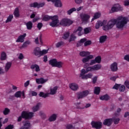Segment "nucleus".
<instances>
[{
	"mask_svg": "<svg viewBox=\"0 0 129 129\" xmlns=\"http://www.w3.org/2000/svg\"><path fill=\"white\" fill-rule=\"evenodd\" d=\"M126 24H127V18L120 16L116 19H111L108 23L106 20H104L102 22L98 21L96 24L95 28L97 29L100 27H103L104 31H108V30L112 29L115 24L117 29H122Z\"/></svg>",
	"mask_w": 129,
	"mask_h": 129,
	"instance_id": "obj_1",
	"label": "nucleus"
},
{
	"mask_svg": "<svg viewBox=\"0 0 129 129\" xmlns=\"http://www.w3.org/2000/svg\"><path fill=\"white\" fill-rule=\"evenodd\" d=\"M84 68H86V70L85 69H82L81 71V73L80 74V77L82 78V79H90L92 77H93V74H92V73H88V72H91L90 70H89V69L87 68V66H86V64H85L84 65ZM87 73L88 74H86Z\"/></svg>",
	"mask_w": 129,
	"mask_h": 129,
	"instance_id": "obj_2",
	"label": "nucleus"
},
{
	"mask_svg": "<svg viewBox=\"0 0 129 129\" xmlns=\"http://www.w3.org/2000/svg\"><path fill=\"white\" fill-rule=\"evenodd\" d=\"M80 56L81 57H85L82 59L83 63H85L89 61V60H92L94 58L93 55H90V52L82 51L80 52ZM87 56V57H86Z\"/></svg>",
	"mask_w": 129,
	"mask_h": 129,
	"instance_id": "obj_3",
	"label": "nucleus"
},
{
	"mask_svg": "<svg viewBox=\"0 0 129 129\" xmlns=\"http://www.w3.org/2000/svg\"><path fill=\"white\" fill-rule=\"evenodd\" d=\"M34 116V113L32 112H26L23 111L22 113V115L21 116H19L18 119V121H21L22 120V118H26L29 119L30 118H32Z\"/></svg>",
	"mask_w": 129,
	"mask_h": 129,
	"instance_id": "obj_4",
	"label": "nucleus"
},
{
	"mask_svg": "<svg viewBox=\"0 0 129 129\" xmlns=\"http://www.w3.org/2000/svg\"><path fill=\"white\" fill-rule=\"evenodd\" d=\"M48 53V50L43 49L42 51L41 50V48L39 47H36L33 51V54L35 56H38V57H40V56H43V55H45Z\"/></svg>",
	"mask_w": 129,
	"mask_h": 129,
	"instance_id": "obj_5",
	"label": "nucleus"
},
{
	"mask_svg": "<svg viewBox=\"0 0 129 129\" xmlns=\"http://www.w3.org/2000/svg\"><path fill=\"white\" fill-rule=\"evenodd\" d=\"M52 22L49 23V26L51 27H58L60 25V22H59V19L58 16H53L51 19Z\"/></svg>",
	"mask_w": 129,
	"mask_h": 129,
	"instance_id": "obj_6",
	"label": "nucleus"
},
{
	"mask_svg": "<svg viewBox=\"0 0 129 129\" xmlns=\"http://www.w3.org/2000/svg\"><path fill=\"white\" fill-rule=\"evenodd\" d=\"M61 26H63L64 27H67V26H70L73 24V21L70 19L63 18L59 22Z\"/></svg>",
	"mask_w": 129,
	"mask_h": 129,
	"instance_id": "obj_7",
	"label": "nucleus"
},
{
	"mask_svg": "<svg viewBox=\"0 0 129 129\" xmlns=\"http://www.w3.org/2000/svg\"><path fill=\"white\" fill-rule=\"evenodd\" d=\"M123 8L120 6L119 4H115L113 5L111 10L110 11V13L112 14V13H115L116 12H119V11H122Z\"/></svg>",
	"mask_w": 129,
	"mask_h": 129,
	"instance_id": "obj_8",
	"label": "nucleus"
},
{
	"mask_svg": "<svg viewBox=\"0 0 129 129\" xmlns=\"http://www.w3.org/2000/svg\"><path fill=\"white\" fill-rule=\"evenodd\" d=\"M89 94V91L86 90L77 93V96L78 99H81L86 97Z\"/></svg>",
	"mask_w": 129,
	"mask_h": 129,
	"instance_id": "obj_9",
	"label": "nucleus"
},
{
	"mask_svg": "<svg viewBox=\"0 0 129 129\" xmlns=\"http://www.w3.org/2000/svg\"><path fill=\"white\" fill-rule=\"evenodd\" d=\"M81 19L82 23L84 24H87L89 22L90 19V15L87 14H83L81 15Z\"/></svg>",
	"mask_w": 129,
	"mask_h": 129,
	"instance_id": "obj_10",
	"label": "nucleus"
},
{
	"mask_svg": "<svg viewBox=\"0 0 129 129\" xmlns=\"http://www.w3.org/2000/svg\"><path fill=\"white\" fill-rule=\"evenodd\" d=\"M96 63H97V64H100V63H101V56H98L96 57L94 59L91 60L89 65L91 66L94 65V64H96Z\"/></svg>",
	"mask_w": 129,
	"mask_h": 129,
	"instance_id": "obj_11",
	"label": "nucleus"
},
{
	"mask_svg": "<svg viewBox=\"0 0 129 129\" xmlns=\"http://www.w3.org/2000/svg\"><path fill=\"white\" fill-rule=\"evenodd\" d=\"M88 68L91 72H92V71H98V70H100V69H101V64H95L93 66L89 67Z\"/></svg>",
	"mask_w": 129,
	"mask_h": 129,
	"instance_id": "obj_12",
	"label": "nucleus"
},
{
	"mask_svg": "<svg viewBox=\"0 0 129 129\" xmlns=\"http://www.w3.org/2000/svg\"><path fill=\"white\" fill-rule=\"evenodd\" d=\"M91 125L93 127H95V128L100 129L102 127V122L100 121H92Z\"/></svg>",
	"mask_w": 129,
	"mask_h": 129,
	"instance_id": "obj_13",
	"label": "nucleus"
},
{
	"mask_svg": "<svg viewBox=\"0 0 129 129\" xmlns=\"http://www.w3.org/2000/svg\"><path fill=\"white\" fill-rule=\"evenodd\" d=\"M69 87L73 91H77L79 89V86L75 83H71L69 85Z\"/></svg>",
	"mask_w": 129,
	"mask_h": 129,
	"instance_id": "obj_14",
	"label": "nucleus"
},
{
	"mask_svg": "<svg viewBox=\"0 0 129 129\" xmlns=\"http://www.w3.org/2000/svg\"><path fill=\"white\" fill-rule=\"evenodd\" d=\"M26 36L27 34L26 33L20 35L16 41V43H24L25 41V38H26Z\"/></svg>",
	"mask_w": 129,
	"mask_h": 129,
	"instance_id": "obj_15",
	"label": "nucleus"
},
{
	"mask_svg": "<svg viewBox=\"0 0 129 129\" xmlns=\"http://www.w3.org/2000/svg\"><path fill=\"white\" fill-rule=\"evenodd\" d=\"M110 69L112 72H116L118 69V68L117 67V62H114L111 63L110 66Z\"/></svg>",
	"mask_w": 129,
	"mask_h": 129,
	"instance_id": "obj_16",
	"label": "nucleus"
},
{
	"mask_svg": "<svg viewBox=\"0 0 129 129\" xmlns=\"http://www.w3.org/2000/svg\"><path fill=\"white\" fill-rule=\"evenodd\" d=\"M47 2H52L54 3L55 7L56 8H61L62 7V2L61 0H47Z\"/></svg>",
	"mask_w": 129,
	"mask_h": 129,
	"instance_id": "obj_17",
	"label": "nucleus"
},
{
	"mask_svg": "<svg viewBox=\"0 0 129 129\" xmlns=\"http://www.w3.org/2000/svg\"><path fill=\"white\" fill-rule=\"evenodd\" d=\"M45 6V3L43 2L41 3H34L30 5V7L32 8H42Z\"/></svg>",
	"mask_w": 129,
	"mask_h": 129,
	"instance_id": "obj_18",
	"label": "nucleus"
},
{
	"mask_svg": "<svg viewBox=\"0 0 129 129\" xmlns=\"http://www.w3.org/2000/svg\"><path fill=\"white\" fill-rule=\"evenodd\" d=\"M74 34H76L78 36H82L83 34V28L81 27H79L77 29L74 30Z\"/></svg>",
	"mask_w": 129,
	"mask_h": 129,
	"instance_id": "obj_19",
	"label": "nucleus"
},
{
	"mask_svg": "<svg viewBox=\"0 0 129 129\" xmlns=\"http://www.w3.org/2000/svg\"><path fill=\"white\" fill-rule=\"evenodd\" d=\"M23 126L21 127L20 129H29L31 126V124L29 121H25L23 122Z\"/></svg>",
	"mask_w": 129,
	"mask_h": 129,
	"instance_id": "obj_20",
	"label": "nucleus"
},
{
	"mask_svg": "<svg viewBox=\"0 0 129 129\" xmlns=\"http://www.w3.org/2000/svg\"><path fill=\"white\" fill-rule=\"evenodd\" d=\"M58 90V87L54 86L51 87L50 88V92L48 93L51 95H55V94L57 93V90Z\"/></svg>",
	"mask_w": 129,
	"mask_h": 129,
	"instance_id": "obj_21",
	"label": "nucleus"
},
{
	"mask_svg": "<svg viewBox=\"0 0 129 129\" xmlns=\"http://www.w3.org/2000/svg\"><path fill=\"white\" fill-rule=\"evenodd\" d=\"M113 120L112 118L105 119L104 120L103 123L104 125H107V126H109L112 123Z\"/></svg>",
	"mask_w": 129,
	"mask_h": 129,
	"instance_id": "obj_22",
	"label": "nucleus"
},
{
	"mask_svg": "<svg viewBox=\"0 0 129 129\" xmlns=\"http://www.w3.org/2000/svg\"><path fill=\"white\" fill-rule=\"evenodd\" d=\"M47 81V79H44L43 78L36 79V82L37 84H44V83H46Z\"/></svg>",
	"mask_w": 129,
	"mask_h": 129,
	"instance_id": "obj_23",
	"label": "nucleus"
},
{
	"mask_svg": "<svg viewBox=\"0 0 129 129\" xmlns=\"http://www.w3.org/2000/svg\"><path fill=\"white\" fill-rule=\"evenodd\" d=\"M11 67H12V62H7L5 67V71L6 72H9V70L11 69Z\"/></svg>",
	"mask_w": 129,
	"mask_h": 129,
	"instance_id": "obj_24",
	"label": "nucleus"
},
{
	"mask_svg": "<svg viewBox=\"0 0 129 129\" xmlns=\"http://www.w3.org/2000/svg\"><path fill=\"white\" fill-rule=\"evenodd\" d=\"M15 96L17 98L22 96V98H25V93L24 92L18 91L15 93Z\"/></svg>",
	"mask_w": 129,
	"mask_h": 129,
	"instance_id": "obj_25",
	"label": "nucleus"
},
{
	"mask_svg": "<svg viewBox=\"0 0 129 129\" xmlns=\"http://www.w3.org/2000/svg\"><path fill=\"white\" fill-rule=\"evenodd\" d=\"M87 41V39L86 38H84L83 39H81L79 42L77 43V47H80V46H82L85 42Z\"/></svg>",
	"mask_w": 129,
	"mask_h": 129,
	"instance_id": "obj_26",
	"label": "nucleus"
},
{
	"mask_svg": "<svg viewBox=\"0 0 129 129\" xmlns=\"http://www.w3.org/2000/svg\"><path fill=\"white\" fill-rule=\"evenodd\" d=\"M41 107V103H39L36 105L33 106L32 108V111L34 112H36V111H38V109H40V107Z\"/></svg>",
	"mask_w": 129,
	"mask_h": 129,
	"instance_id": "obj_27",
	"label": "nucleus"
},
{
	"mask_svg": "<svg viewBox=\"0 0 129 129\" xmlns=\"http://www.w3.org/2000/svg\"><path fill=\"white\" fill-rule=\"evenodd\" d=\"M57 59H52L49 61V65H51L52 67H55Z\"/></svg>",
	"mask_w": 129,
	"mask_h": 129,
	"instance_id": "obj_28",
	"label": "nucleus"
},
{
	"mask_svg": "<svg viewBox=\"0 0 129 129\" xmlns=\"http://www.w3.org/2000/svg\"><path fill=\"white\" fill-rule=\"evenodd\" d=\"M31 69H35L36 72H40V67L38 64H32L31 66Z\"/></svg>",
	"mask_w": 129,
	"mask_h": 129,
	"instance_id": "obj_29",
	"label": "nucleus"
},
{
	"mask_svg": "<svg viewBox=\"0 0 129 129\" xmlns=\"http://www.w3.org/2000/svg\"><path fill=\"white\" fill-rule=\"evenodd\" d=\"M101 16V14L100 12L95 13L94 15L93 18L92 19V21H94V20H96V19L100 18Z\"/></svg>",
	"mask_w": 129,
	"mask_h": 129,
	"instance_id": "obj_30",
	"label": "nucleus"
},
{
	"mask_svg": "<svg viewBox=\"0 0 129 129\" xmlns=\"http://www.w3.org/2000/svg\"><path fill=\"white\" fill-rule=\"evenodd\" d=\"M77 125V122L73 123L72 124H68L66 126L68 129H75V126Z\"/></svg>",
	"mask_w": 129,
	"mask_h": 129,
	"instance_id": "obj_31",
	"label": "nucleus"
},
{
	"mask_svg": "<svg viewBox=\"0 0 129 129\" xmlns=\"http://www.w3.org/2000/svg\"><path fill=\"white\" fill-rule=\"evenodd\" d=\"M0 59L1 61H5V60H7V53L5 52H2L1 53Z\"/></svg>",
	"mask_w": 129,
	"mask_h": 129,
	"instance_id": "obj_32",
	"label": "nucleus"
},
{
	"mask_svg": "<svg viewBox=\"0 0 129 129\" xmlns=\"http://www.w3.org/2000/svg\"><path fill=\"white\" fill-rule=\"evenodd\" d=\"M106 39H107V36H106V35L100 36L99 38L100 43H104V42L106 41Z\"/></svg>",
	"mask_w": 129,
	"mask_h": 129,
	"instance_id": "obj_33",
	"label": "nucleus"
},
{
	"mask_svg": "<svg viewBox=\"0 0 129 129\" xmlns=\"http://www.w3.org/2000/svg\"><path fill=\"white\" fill-rule=\"evenodd\" d=\"M26 26L28 30H31L32 28H33V23H32V22L31 21H29L26 23Z\"/></svg>",
	"mask_w": 129,
	"mask_h": 129,
	"instance_id": "obj_34",
	"label": "nucleus"
},
{
	"mask_svg": "<svg viewBox=\"0 0 129 129\" xmlns=\"http://www.w3.org/2000/svg\"><path fill=\"white\" fill-rule=\"evenodd\" d=\"M52 18H53V16L45 15L43 17L42 20H43V21H44L45 22H47V21H49V20H52Z\"/></svg>",
	"mask_w": 129,
	"mask_h": 129,
	"instance_id": "obj_35",
	"label": "nucleus"
},
{
	"mask_svg": "<svg viewBox=\"0 0 129 129\" xmlns=\"http://www.w3.org/2000/svg\"><path fill=\"white\" fill-rule=\"evenodd\" d=\"M49 95V93H44V92H41L39 94V96L40 97H43L44 98H46V97H48Z\"/></svg>",
	"mask_w": 129,
	"mask_h": 129,
	"instance_id": "obj_36",
	"label": "nucleus"
},
{
	"mask_svg": "<svg viewBox=\"0 0 129 129\" xmlns=\"http://www.w3.org/2000/svg\"><path fill=\"white\" fill-rule=\"evenodd\" d=\"M94 93L95 94L98 95V94H99V93H100V87H95L94 88Z\"/></svg>",
	"mask_w": 129,
	"mask_h": 129,
	"instance_id": "obj_37",
	"label": "nucleus"
},
{
	"mask_svg": "<svg viewBox=\"0 0 129 129\" xmlns=\"http://www.w3.org/2000/svg\"><path fill=\"white\" fill-rule=\"evenodd\" d=\"M14 15L15 18H19L20 17V11H19V8H16Z\"/></svg>",
	"mask_w": 129,
	"mask_h": 129,
	"instance_id": "obj_38",
	"label": "nucleus"
},
{
	"mask_svg": "<svg viewBox=\"0 0 129 129\" xmlns=\"http://www.w3.org/2000/svg\"><path fill=\"white\" fill-rule=\"evenodd\" d=\"M56 118H57V114H53L50 116L49 120V121H54L56 120Z\"/></svg>",
	"mask_w": 129,
	"mask_h": 129,
	"instance_id": "obj_39",
	"label": "nucleus"
},
{
	"mask_svg": "<svg viewBox=\"0 0 129 129\" xmlns=\"http://www.w3.org/2000/svg\"><path fill=\"white\" fill-rule=\"evenodd\" d=\"M62 66L63 62L57 61L55 67H57V68H62Z\"/></svg>",
	"mask_w": 129,
	"mask_h": 129,
	"instance_id": "obj_40",
	"label": "nucleus"
},
{
	"mask_svg": "<svg viewBox=\"0 0 129 129\" xmlns=\"http://www.w3.org/2000/svg\"><path fill=\"white\" fill-rule=\"evenodd\" d=\"M14 19V15H10L8 18L7 19L6 21V23H10V22H12V20Z\"/></svg>",
	"mask_w": 129,
	"mask_h": 129,
	"instance_id": "obj_41",
	"label": "nucleus"
},
{
	"mask_svg": "<svg viewBox=\"0 0 129 129\" xmlns=\"http://www.w3.org/2000/svg\"><path fill=\"white\" fill-rule=\"evenodd\" d=\"M100 99L101 100H108V99H109V96L107 95H105L101 96Z\"/></svg>",
	"mask_w": 129,
	"mask_h": 129,
	"instance_id": "obj_42",
	"label": "nucleus"
},
{
	"mask_svg": "<svg viewBox=\"0 0 129 129\" xmlns=\"http://www.w3.org/2000/svg\"><path fill=\"white\" fill-rule=\"evenodd\" d=\"M25 56H24V54L22 53H18L17 54V58L19 60H23V59H24Z\"/></svg>",
	"mask_w": 129,
	"mask_h": 129,
	"instance_id": "obj_43",
	"label": "nucleus"
},
{
	"mask_svg": "<svg viewBox=\"0 0 129 129\" xmlns=\"http://www.w3.org/2000/svg\"><path fill=\"white\" fill-rule=\"evenodd\" d=\"M74 12H76V8H73L67 11V14L69 15H71Z\"/></svg>",
	"mask_w": 129,
	"mask_h": 129,
	"instance_id": "obj_44",
	"label": "nucleus"
},
{
	"mask_svg": "<svg viewBox=\"0 0 129 129\" xmlns=\"http://www.w3.org/2000/svg\"><path fill=\"white\" fill-rule=\"evenodd\" d=\"M112 120L114 124H117L118 122H119V120H120V119L118 117H113L112 118Z\"/></svg>",
	"mask_w": 129,
	"mask_h": 129,
	"instance_id": "obj_45",
	"label": "nucleus"
},
{
	"mask_svg": "<svg viewBox=\"0 0 129 129\" xmlns=\"http://www.w3.org/2000/svg\"><path fill=\"white\" fill-rule=\"evenodd\" d=\"M31 44V42L30 41H25L22 45V48H26V47H28V45H30Z\"/></svg>",
	"mask_w": 129,
	"mask_h": 129,
	"instance_id": "obj_46",
	"label": "nucleus"
},
{
	"mask_svg": "<svg viewBox=\"0 0 129 129\" xmlns=\"http://www.w3.org/2000/svg\"><path fill=\"white\" fill-rule=\"evenodd\" d=\"M75 35H76V33H73L71 36V38L69 40L70 42H72V41H74L75 39H76V36H75Z\"/></svg>",
	"mask_w": 129,
	"mask_h": 129,
	"instance_id": "obj_47",
	"label": "nucleus"
},
{
	"mask_svg": "<svg viewBox=\"0 0 129 129\" xmlns=\"http://www.w3.org/2000/svg\"><path fill=\"white\" fill-rule=\"evenodd\" d=\"M124 90H125V86H124V85H121L120 84L119 87V91H120V92H123Z\"/></svg>",
	"mask_w": 129,
	"mask_h": 129,
	"instance_id": "obj_48",
	"label": "nucleus"
},
{
	"mask_svg": "<svg viewBox=\"0 0 129 129\" xmlns=\"http://www.w3.org/2000/svg\"><path fill=\"white\" fill-rule=\"evenodd\" d=\"M91 44H92L91 40H86L84 43V46L85 47H87V46H89L90 45H91Z\"/></svg>",
	"mask_w": 129,
	"mask_h": 129,
	"instance_id": "obj_49",
	"label": "nucleus"
},
{
	"mask_svg": "<svg viewBox=\"0 0 129 129\" xmlns=\"http://www.w3.org/2000/svg\"><path fill=\"white\" fill-rule=\"evenodd\" d=\"M69 32L64 33L62 37L63 39H64V40H67V39H68V38H69Z\"/></svg>",
	"mask_w": 129,
	"mask_h": 129,
	"instance_id": "obj_50",
	"label": "nucleus"
},
{
	"mask_svg": "<svg viewBox=\"0 0 129 129\" xmlns=\"http://www.w3.org/2000/svg\"><path fill=\"white\" fill-rule=\"evenodd\" d=\"M64 44V42L60 41V42H57L56 44H55V47L56 48H59V47H61V46H62V45Z\"/></svg>",
	"mask_w": 129,
	"mask_h": 129,
	"instance_id": "obj_51",
	"label": "nucleus"
},
{
	"mask_svg": "<svg viewBox=\"0 0 129 129\" xmlns=\"http://www.w3.org/2000/svg\"><path fill=\"white\" fill-rule=\"evenodd\" d=\"M91 30V29H90V28H86L84 30L85 34H88L89 33H90Z\"/></svg>",
	"mask_w": 129,
	"mask_h": 129,
	"instance_id": "obj_52",
	"label": "nucleus"
},
{
	"mask_svg": "<svg viewBox=\"0 0 129 129\" xmlns=\"http://www.w3.org/2000/svg\"><path fill=\"white\" fill-rule=\"evenodd\" d=\"M37 92L33 91H30L29 93V95H32V96H37Z\"/></svg>",
	"mask_w": 129,
	"mask_h": 129,
	"instance_id": "obj_53",
	"label": "nucleus"
},
{
	"mask_svg": "<svg viewBox=\"0 0 129 129\" xmlns=\"http://www.w3.org/2000/svg\"><path fill=\"white\" fill-rule=\"evenodd\" d=\"M3 112H4V114H5V115H7V114H8L9 112H10V109L8 108H5Z\"/></svg>",
	"mask_w": 129,
	"mask_h": 129,
	"instance_id": "obj_54",
	"label": "nucleus"
},
{
	"mask_svg": "<svg viewBox=\"0 0 129 129\" xmlns=\"http://www.w3.org/2000/svg\"><path fill=\"white\" fill-rule=\"evenodd\" d=\"M120 111H121V109L118 108V109H117L115 113V115L116 116L119 115V112H120Z\"/></svg>",
	"mask_w": 129,
	"mask_h": 129,
	"instance_id": "obj_55",
	"label": "nucleus"
},
{
	"mask_svg": "<svg viewBox=\"0 0 129 129\" xmlns=\"http://www.w3.org/2000/svg\"><path fill=\"white\" fill-rule=\"evenodd\" d=\"M75 2L77 4V5H81L82 3H83V0H74Z\"/></svg>",
	"mask_w": 129,
	"mask_h": 129,
	"instance_id": "obj_56",
	"label": "nucleus"
},
{
	"mask_svg": "<svg viewBox=\"0 0 129 129\" xmlns=\"http://www.w3.org/2000/svg\"><path fill=\"white\" fill-rule=\"evenodd\" d=\"M120 84H115L114 86L113 87V89H116L117 90V89H119V86Z\"/></svg>",
	"mask_w": 129,
	"mask_h": 129,
	"instance_id": "obj_57",
	"label": "nucleus"
},
{
	"mask_svg": "<svg viewBox=\"0 0 129 129\" xmlns=\"http://www.w3.org/2000/svg\"><path fill=\"white\" fill-rule=\"evenodd\" d=\"M42 27H43V24L42 23H39L37 24V28L38 30H41V29H42Z\"/></svg>",
	"mask_w": 129,
	"mask_h": 129,
	"instance_id": "obj_58",
	"label": "nucleus"
},
{
	"mask_svg": "<svg viewBox=\"0 0 129 129\" xmlns=\"http://www.w3.org/2000/svg\"><path fill=\"white\" fill-rule=\"evenodd\" d=\"M124 85L126 86L127 89H129V81L126 80L124 82Z\"/></svg>",
	"mask_w": 129,
	"mask_h": 129,
	"instance_id": "obj_59",
	"label": "nucleus"
},
{
	"mask_svg": "<svg viewBox=\"0 0 129 129\" xmlns=\"http://www.w3.org/2000/svg\"><path fill=\"white\" fill-rule=\"evenodd\" d=\"M14 128V125L10 124L5 127V129H13Z\"/></svg>",
	"mask_w": 129,
	"mask_h": 129,
	"instance_id": "obj_60",
	"label": "nucleus"
},
{
	"mask_svg": "<svg viewBox=\"0 0 129 129\" xmlns=\"http://www.w3.org/2000/svg\"><path fill=\"white\" fill-rule=\"evenodd\" d=\"M124 60H125L126 61H127V62H129V54H126L124 55Z\"/></svg>",
	"mask_w": 129,
	"mask_h": 129,
	"instance_id": "obj_61",
	"label": "nucleus"
},
{
	"mask_svg": "<svg viewBox=\"0 0 129 129\" xmlns=\"http://www.w3.org/2000/svg\"><path fill=\"white\" fill-rule=\"evenodd\" d=\"M90 106H91V104L87 103L84 107L82 108V109H84V108H88L89 107H90Z\"/></svg>",
	"mask_w": 129,
	"mask_h": 129,
	"instance_id": "obj_62",
	"label": "nucleus"
},
{
	"mask_svg": "<svg viewBox=\"0 0 129 129\" xmlns=\"http://www.w3.org/2000/svg\"><path fill=\"white\" fill-rule=\"evenodd\" d=\"M124 6L125 7L129 6V0H125L124 1Z\"/></svg>",
	"mask_w": 129,
	"mask_h": 129,
	"instance_id": "obj_63",
	"label": "nucleus"
},
{
	"mask_svg": "<svg viewBox=\"0 0 129 129\" xmlns=\"http://www.w3.org/2000/svg\"><path fill=\"white\" fill-rule=\"evenodd\" d=\"M97 81V77L95 76L93 78V83H96Z\"/></svg>",
	"mask_w": 129,
	"mask_h": 129,
	"instance_id": "obj_64",
	"label": "nucleus"
}]
</instances>
